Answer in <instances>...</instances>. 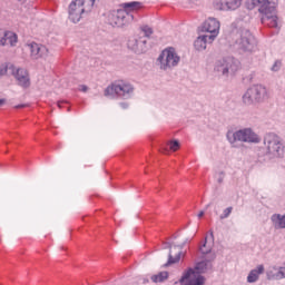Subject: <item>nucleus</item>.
I'll use <instances>...</instances> for the list:
<instances>
[{"mask_svg": "<svg viewBox=\"0 0 285 285\" xmlns=\"http://www.w3.org/2000/svg\"><path fill=\"white\" fill-rule=\"evenodd\" d=\"M141 2L132 1L120 4V9L110 11L107 16V21L112 28H124L128 23L135 21V12L140 10Z\"/></svg>", "mask_w": 285, "mask_h": 285, "instance_id": "obj_1", "label": "nucleus"}, {"mask_svg": "<svg viewBox=\"0 0 285 285\" xmlns=\"http://www.w3.org/2000/svg\"><path fill=\"white\" fill-rule=\"evenodd\" d=\"M285 144L284 139L275 132H267L263 137V157L268 161H277L284 159Z\"/></svg>", "mask_w": 285, "mask_h": 285, "instance_id": "obj_2", "label": "nucleus"}, {"mask_svg": "<svg viewBox=\"0 0 285 285\" xmlns=\"http://www.w3.org/2000/svg\"><path fill=\"white\" fill-rule=\"evenodd\" d=\"M271 95L268 88L264 85H253L243 95L242 101L244 106H257V104H264L268 100Z\"/></svg>", "mask_w": 285, "mask_h": 285, "instance_id": "obj_3", "label": "nucleus"}, {"mask_svg": "<svg viewBox=\"0 0 285 285\" xmlns=\"http://www.w3.org/2000/svg\"><path fill=\"white\" fill-rule=\"evenodd\" d=\"M227 141L230 146L235 147L236 141H240L242 144H261L262 137L253 130V128H243L236 131H227L226 134Z\"/></svg>", "mask_w": 285, "mask_h": 285, "instance_id": "obj_4", "label": "nucleus"}, {"mask_svg": "<svg viewBox=\"0 0 285 285\" xmlns=\"http://www.w3.org/2000/svg\"><path fill=\"white\" fill-rule=\"evenodd\" d=\"M114 95H117L119 99H132L135 87L124 80L114 82L105 89V97H112Z\"/></svg>", "mask_w": 285, "mask_h": 285, "instance_id": "obj_5", "label": "nucleus"}, {"mask_svg": "<svg viewBox=\"0 0 285 285\" xmlns=\"http://www.w3.org/2000/svg\"><path fill=\"white\" fill-rule=\"evenodd\" d=\"M242 63L233 57L223 58L218 60L215 66L216 72H220L226 79H228V77H235V73L239 72Z\"/></svg>", "mask_w": 285, "mask_h": 285, "instance_id": "obj_6", "label": "nucleus"}, {"mask_svg": "<svg viewBox=\"0 0 285 285\" xmlns=\"http://www.w3.org/2000/svg\"><path fill=\"white\" fill-rule=\"evenodd\" d=\"M235 46L238 50H243V52H253L257 42L250 30L242 28L236 32Z\"/></svg>", "mask_w": 285, "mask_h": 285, "instance_id": "obj_7", "label": "nucleus"}, {"mask_svg": "<svg viewBox=\"0 0 285 285\" xmlns=\"http://www.w3.org/2000/svg\"><path fill=\"white\" fill-rule=\"evenodd\" d=\"M179 61H181V58L177 55L175 48L163 50L158 57L160 70H173V68H177V66H179Z\"/></svg>", "mask_w": 285, "mask_h": 285, "instance_id": "obj_8", "label": "nucleus"}, {"mask_svg": "<svg viewBox=\"0 0 285 285\" xmlns=\"http://www.w3.org/2000/svg\"><path fill=\"white\" fill-rule=\"evenodd\" d=\"M248 10L258 8L261 14H273L277 11V0H246Z\"/></svg>", "mask_w": 285, "mask_h": 285, "instance_id": "obj_9", "label": "nucleus"}, {"mask_svg": "<svg viewBox=\"0 0 285 285\" xmlns=\"http://www.w3.org/2000/svg\"><path fill=\"white\" fill-rule=\"evenodd\" d=\"M213 8L223 12H233L242 8V0H214Z\"/></svg>", "mask_w": 285, "mask_h": 285, "instance_id": "obj_10", "label": "nucleus"}, {"mask_svg": "<svg viewBox=\"0 0 285 285\" xmlns=\"http://www.w3.org/2000/svg\"><path fill=\"white\" fill-rule=\"evenodd\" d=\"M220 23L217 18H208L203 24V32H209L208 39L209 43H213L215 39H217V35H219Z\"/></svg>", "mask_w": 285, "mask_h": 285, "instance_id": "obj_11", "label": "nucleus"}, {"mask_svg": "<svg viewBox=\"0 0 285 285\" xmlns=\"http://www.w3.org/2000/svg\"><path fill=\"white\" fill-rule=\"evenodd\" d=\"M9 70L12 71L16 81H18V86L21 88H28L30 86V73H28V70L16 68L13 65L9 66Z\"/></svg>", "mask_w": 285, "mask_h": 285, "instance_id": "obj_12", "label": "nucleus"}, {"mask_svg": "<svg viewBox=\"0 0 285 285\" xmlns=\"http://www.w3.org/2000/svg\"><path fill=\"white\" fill-rule=\"evenodd\" d=\"M32 59H48L50 57V49L37 42L27 45Z\"/></svg>", "mask_w": 285, "mask_h": 285, "instance_id": "obj_13", "label": "nucleus"}, {"mask_svg": "<svg viewBox=\"0 0 285 285\" xmlns=\"http://www.w3.org/2000/svg\"><path fill=\"white\" fill-rule=\"evenodd\" d=\"M146 43H148V40L145 37L134 36L129 38L127 47L136 55H141L146 51Z\"/></svg>", "mask_w": 285, "mask_h": 285, "instance_id": "obj_14", "label": "nucleus"}, {"mask_svg": "<svg viewBox=\"0 0 285 285\" xmlns=\"http://www.w3.org/2000/svg\"><path fill=\"white\" fill-rule=\"evenodd\" d=\"M164 248H169L168 262L165 266L177 264V262L181 259V250H184V244L173 246L170 243H164Z\"/></svg>", "mask_w": 285, "mask_h": 285, "instance_id": "obj_15", "label": "nucleus"}, {"mask_svg": "<svg viewBox=\"0 0 285 285\" xmlns=\"http://www.w3.org/2000/svg\"><path fill=\"white\" fill-rule=\"evenodd\" d=\"M89 12L83 7L79 6L75 0L69 4V19L72 23L81 21V14Z\"/></svg>", "mask_w": 285, "mask_h": 285, "instance_id": "obj_16", "label": "nucleus"}, {"mask_svg": "<svg viewBox=\"0 0 285 285\" xmlns=\"http://www.w3.org/2000/svg\"><path fill=\"white\" fill-rule=\"evenodd\" d=\"M262 23H264V26H268V28H279L277 11H274L273 13H263Z\"/></svg>", "mask_w": 285, "mask_h": 285, "instance_id": "obj_17", "label": "nucleus"}, {"mask_svg": "<svg viewBox=\"0 0 285 285\" xmlns=\"http://www.w3.org/2000/svg\"><path fill=\"white\" fill-rule=\"evenodd\" d=\"M259 275H264V265H258L256 268L252 269L247 276L248 284H255L259 281Z\"/></svg>", "mask_w": 285, "mask_h": 285, "instance_id": "obj_18", "label": "nucleus"}, {"mask_svg": "<svg viewBox=\"0 0 285 285\" xmlns=\"http://www.w3.org/2000/svg\"><path fill=\"white\" fill-rule=\"evenodd\" d=\"M207 43H212L208 35L199 36L194 42V48L202 52V50H206Z\"/></svg>", "mask_w": 285, "mask_h": 285, "instance_id": "obj_19", "label": "nucleus"}, {"mask_svg": "<svg viewBox=\"0 0 285 285\" xmlns=\"http://www.w3.org/2000/svg\"><path fill=\"white\" fill-rule=\"evenodd\" d=\"M166 279H168V272H159L151 276V282H154V284H161L166 282Z\"/></svg>", "mask_w": 285, "mask_h": 285, "instance_id": "obj_20", "label": "nucleus"}, {"mask_svg": "<svg viewBox=\"0 0 285 285\" xmlns=\"http://www.w3.org/2000/svg\"><path fill=\"white\" fill-rule=\"evenodd\" d=\"M78 6L82 7L87 12H90L95 6L96 0H73Z\"/></svg>", "mask_w": 285, "mask_h": 285, "instance_id": "obj_21", "label": "nucleus"}, {"mask_svg": "<svg viewBox=\"0 0 285 285\" xmlns=\"http://www.w3.org/2000/svg\"><path fill=\"white\" fill-rule=\"evenodd\" d=\"M4 40L7 46H16L17 45V35L12 31H4Z\"/></svg>", "mask_w": 285, "mask_h": 285, "instance_id": "obj_22", "label": "nucleus"}, {"mask_svg": "<svg viewBox=\"0 0 285 285\" xmlns=\"http://www.w3.org/2000/svg\"><path fill=\"white\" fill-rule=\"evenodd\" d=\"M203 255H208L213 250V243H208V237H205L204 244L199 248Z\"/></svg>", "mask_w": 285, "mask_h": 285, "instance_id": "obj_23", "label": "nucleus"}, {"mask_svg": "<svg viewBox=\"0 0 285 285\" xmlns=\"http://www.w3.org/2000/svg\"><path fill=\"white\" fill-rule=\"evenodd\" d=\"M141 33L145 39H150V36L153 35V28H150L149 26H142L141 27Z\"/></svg>", "mask_w": 285, "mask_h": 285, "instance_id": "obj_24", "label": "nucleus"}, {"mask_svg": "<svg viewBox=\"0 0 285 285\" xmlns=\"http://www.w3.org/2000/svg\"><path fill=\"white\" fill-rule=\"evenodd\" d=\"M179 148H180V145H179L178 140H170L169 141V149L173 153H177V150H179Z\"/></svg>", "mask_w": 285, "mask_h": 285, "instance_id": "obj_25", "label": "nucleus"}, {"mask_svg": "<svg viewBox=\"0 0 285 285\" xmlns=\"http://www.w3.org/2000/svg\"><path fill=\"white\" fill-rule=\"evenodd\" d=\"M281 69H282V61L279 60H276L271 68L272 72H279Z\"/></svg>", "mask_w": 285, "mask_h": 285, "instance_id": "obj_26", "label": "nucleus"}, {"mask_svg": "<svg viewBox=\"0 0 285 285\" xmlns=\"http://www.w3.org/2000/svg\"><path fill=\"white\" fill-rule=\"evenodd\" d=\"M230 213H233V207H227L224 209L223 214L219 216L220 219H227V217H230Z\"/></svg>", "mask_w": 285, "mask_h": 285, "instance_id": "obj_27", "label": "nucleus"}, {"mask_svg": "<svg viewBox=\"0 0 285 285\" xmlns=\"http://www.w3.org/2000/svg\"><path fill=\"white\" fill-rule=\"evenodd\" d=\"M0 46H7V43H6V31H0Z\"/></svg>", "mask_w": 285, "mask_h": 285, "instance_id": "obj_28", "label": "nucleus"}, {"mask_svg": "<svg viewBox=\"0 0 285 285\" xmlns=\"http://www.w3.org/2000/svg\"><path fill=\"white\" fill-rule=\"evenodd\" d=\"M6 72H8V67L0 66V77H3V75H6Z\"/></svg>", "mask_w": 285, "mask_h": 285, "instance_id": "obj_29", "label": "nucleus"}, {"mask_svg": "<svg viewBox=\"0 0 285 285\" xmlns=\"http://www.w3.org/2000/svg\"><path fill=\"white\" fill-rule=\"evenodd\" d=\"M129 105L128 102H120V108H122V110L128 109Z\"/></svg>", "mask_w": 285, "mask_h": 285, "instance_id": "obj_30", "label": "nucleus"}, {"mask_svg": "<svg viewBox=\"0 0 285 285\" xmlns=\"http://www.w3.org/2000/svg\"><path fill=\"white\" fill-rule=\"evenodd\" d=\"M80 90H81V92H88V86L81 85Z\"/></svg>", "mask_w": 285, "mask_h": 285, "instance_id": "obj_31", "label": "nucleus"}, {"mask_svg": "<svg viewBox=\"0 0 285 285\" xmlns=\"http://www.w3.org/2000/svg\"><path fill=\"white\" fill-rule=\"evenodd\" d=\"M224 181V173H220V176L218 178V184H222Z\"/></svg>", "mask_w": 285, "mask_h": 285, "instance_id": "obj_32", "label": "nucleus"}, {"mask_svg": "<svg viewBox=\"0 0 285 285\" xmlns=\"http://www.w3.org/2000/svg\"><path fill=\"white\" fill-rule=\"evenodd\" d=\"M204 215H205V212L202 210L200 213H198V218L202 219V217H204Z\"/></svg>", "mask_w": 285, "mask_h": 285, "instance_id": "obj_33", "label": "nucleus"}, {"mask_svg": "<svg viewBox=\"0 0 285 285\" xmlns=\"http://www.w3.org/2000/svg\"><path fill=\"white\" fill-rule=\"evenodd\" d=\"M6 105V99H0V107Z\"/></svg>", "mask_w": 285, "mask_h": 285, "instance_id": "obj_34", "label": "nucleus"}, {"mask_svg": "<svg viewBox=\"0 0 285 285\" xmlns=\"http://www.w3.org/2000/svg\"><path fill=\"white\" fill-rule=\"evenodd\" d=\"M161 153H164V155H167L168 148H164V149L161 150Z\"/></svg>", "mask_w": 285, "mask_h": 285, "instance_id": "obj_35", "label": "nucleus"}, {"mask_svg": "<svg viewBox=\"0 0 285 285\" xmlns=\"http://www.w3.org/2000/svg\"><path fill=\"white\" fill-rule=\"evenodd\" d=\"M16 108H26V105H18Z\"/></svg>", "mask_w": 285, "mask_h": 285, "instance_id": "obj_36", "label": "nucleus"}, {"mask_svg": "<svg viewBox=\"0 0 285 285\" xmlns=\"http://www.w3.org/2000/svg\"><path fill=\"white\" fill-rule=\"evenodd\" d=\"M63 104V101H59L58 102V107L61 108V105Z\"/></svg>", "mask_w": 285, "mask_h": 285, "instance_id": "obj_37", "label": "nucleus"}, {"mask_svg": "<svg viewBox=\"0 0 285 285\" xmlns=\"http://www.w3.org/2000/svg\"><path fill=\"white\" fill-rule=\"evenodd\" d=\"M210 237H212V239H213V232L210 233Z\"/></svg>", "mask_w": 285, "mask_h": 285, "instance_id": "obj_38", "label": "nucleus"}]
</instances>
